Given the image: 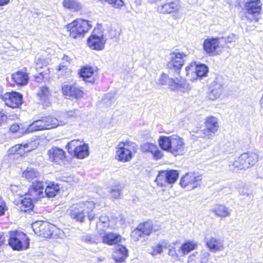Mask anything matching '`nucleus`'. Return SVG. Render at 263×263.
<instances>
[{
    "mask_svg": "<svg viewBox=\"0 0 263 263\" xmlns=\"http://www.w3.org/2000/svg\"><path fill=\"white\" fill-rule=\"evenodd\" d=\"M102 242L109 246L116 245L121 242L122 237L118 233L107 232L101 236Z\"/></svg>",
    "mask_w": 263,
    "mask_h": 263,
    "instance_id": "b1692460",
    "label": "nucleus"
},
{
    "mask_svg": "<svg viewBox=\"0 0 263 263\" xmlns=\"http://www.w3.org/2000/svg\"><path fill=\"white\" fill-rule=\"evenodd\" d=\"M8 245L13 251H21L28 249L30 246V239L24 232L13 230L9 232Z\"/></svg>",
    "mask_w": 263,
    "mask_h": 263,
    "instance_id": "20e7f679",
    "label": "nucleus"
},
{
    "mask_svg": "<svg viewBox=\"0 0 263 263\" xmlns=\"http://www.w3.org/2000/svg\"><path fill=\"white\" fill-rule=\"evenodd\" d=\"M39 146V142L36 139L31 140L26 143L24 144V147L26 148L27 153L35 149Z\"/></svg>",
    "mask_w": 263,
    "mask_h": 263,
    "instance_id": "de8ad7c7",
    "label": "nucleus"
},
{
    "mask_svg": "<svg viewBox=\"0 0 263 263\" xmlns=\"http://www.w3.org/2000/svg\"><path fill=\"white\" fill-rule=\"evenodd\" d=\"M39 176V173L34 168H27L22 173V177L31 181Z\"/></svg>",
    "mask_w": 263,
    "mask_h": 263,
    "instance_id": "58836bf2",
    "label": "nucleus"
},
{
    "mask_svg": "<svg viewBox=\"0 0 263 263\" xmlns=\"http://www.w3.org/2000/svg\"><path fill=\"white\" fill-rule=\"evenodd\" d=\"M199 181H200L199 176L193 174L187 173L181 178L180 184L183 188L191 190L197 186Z\"/></svg>",
    "mask_w": 263,
    "mask_h": 263,
    "instance_id": "a211bd4d",
    "label": "nucleus"
},
{
    "mask_svg": "<svg viewBox=\"0 0 263 263\" xmlns=\"http://www.w3.org/2000/svg\"><path fill=\"white\" fill-rule=\"evenodd\" d=\"M186 76L189 77L190 80L194 81L197 79L196 73V64L191 63L186 68Z\"/></svg>",
    "mask_w": 263,
    "mask_h": 263,
    "instance_id": "79ce46f5",
    "label": "nucleus"
},
{
    "mask_svg": "<svg viewBox=\"0 0 263 263\" xmlns=\"http://www.w3.org/2000/svg\"><path fill=\"white\" fill-rule=\"evenodd\" d=\"M197 247L198 244L196 242L188 240L182 243L180 247V250L182 255H185L196 249Z\"/></svg>",
    "mask_w": 263,
    "mask_h": 263,
    "instance_id": "473e14b6",
    "label": "nucleus"
},
{
    "mask_svg": "<svg viewBox=\"0 0 263 263\" xmlns=\"http://www.w3.org/2000/svg\"><path fill=\"white\" fill-rule=\"evenodd\" d=\"M138 227L144 236H149L154 231V226L150 221L141 222Z\"/></svg>",
    "mask_w": 263,
    "mask_h": 263,
    "instance_id": "c9c22d12",
    "label": "nucleus"
},
{
    "mask_svg": "<svg viewBox=\"0 0 263 263\" xmlns=\"http://www.w3.org/2000/svg\"><path fill=\"white\" fill-rule=\"evenodd\" d=\"M128 256V251L123 245H119L113 251L112 258L116 263L125 262Z\"/></svg>",
    "mask_w": 263,
    "mask_h": 263,
    "instance_id": "5701e85b",
    "label": "nucleus"
},
{
    "mask_svg": "<svg viewBox=\"0 0 263 263\" xmlns=\"http://www.w3.org/2000/svg\"><path fill=\"white\" fill-rule=\"evenodd\" d=\"M34 233L40 237L50 239L58 236V228L54 224L46 221H36L32 225Z\"/></svg>",
    "mask_w": 263,
    "mask_h": 263,
    "instance_id": "0eeeda50",
    "label": "nucleus"
},
{
    "mask_svg": "<svg viewBox=\"0 0 263 263\" xmlns=\"http://www.w3.org/2000/svg\"><path fill=\"white\" fill-rule=\"evenodd\" d=\"M121 189L118 187H114L110 190V197L112 199H119L121 196Z\"/></svg>",
    "mask_w": 263,
    "mask_h": 263,
    "instance_id": "864d4df0",
    "label": "nucleus"
},
{
    "mask_svg": "<svg viewBox=\"0 0 263 263\" xmlns=\"http://www.w3.org/2000/svg\"><path fill=\"white\" fill-rule=\"evenodd\" d=\"M10 0H0V6H4L9 4Z\"/></svg>",
    "mask_w": 263,
    "mask_h": 263,
    "instance_id": "052dcab7",
    "label": "nucleus"
},
{
    "mask_svg": "<svg viewBox=\"0 0 263 263\" xmlns=\"http://www.w3.org/2000/svg\"><path fill=\"white\" fill-rule=\"evenodd\" d=\"M67 152L77 159H82L89 155L88 144L78 139L72 140L65 145Z\"/></svg>",
    "mask_w": 263,
    "mask_h": 263,
    "instance_id": "423d86ee",
    "label": "nucleus"
},
{
    "mask_svg": "<svg viewBox=\"0 0 263 263\" xmlns=\"http://www.w3.org/2000/svg\"><path fill=\"white\" fill-rule=\"evenodd\" d=\"M206 247L213 252L220 251L223 248L221 241L215 237H211L206 242Z\"/></svg>",
    "mask_w": 263,
    "mask_h": 263,
    "instance_id": "72a5a7b5",
    "label": "nucleus"
},
{
    "mask_svg": "<svg viewBox=\"0 0 263 263\" xmlns=\"http://www.w3.org/2000/svg\"><path fill=\"white\" fill-rule=\"evenodd\" d=\"M160 147L175 156L182 155L185 153V143L180 137L173 135L160 136L158 139Z\"/></svg>",
    "mask_w": 263,
    "mask_h": 263,
    "instance_id": "f257e3e1",
    "label": "nucleus"
},
{
    "mask_svg": "<svg viewBox=\"0 0 263 263\" xmlns=\"http://www.w3.org/2000/svg\"><path fill=\"white\" fill-rule=\"evenodd\" d=\"M76 20L82 37H84L92 28V25L91 22L88 20L83 18H77Z\"/></svg>",
    "mask_w": 263,
    "mask_h": 263,
    "instance_id": "2f4dec72",
    "label": "nucleus"
},
{
    "mask_svg": "<svg viewBox=\"0 0 263 263\" xmlns=\"http://www.w3.org/2000/svg\"><path fill=\"white\" fill-rule=\"evenodd\" d=\"M26 148L24 147V144H17L11 147L8 151L9 156H16L23 157L27 154Z\"/></svg>",
    "mask_w": 263,
    "mask_h": 263,
    "instance_id": "7c9ffc66",
    "label": "nucleus"
},
{
    "mask_svg": "<svg viewBox=\"0 0 263 263\" xmlns=\"http://www.w3.org/2000/svg\"><path fill=\"white\" fill-rule=\"evenodd\" d=\"M145 152H148L153 154L155 159H159L163 156L162 152L158 149L157 146L152 143L146 144V149L144 150Z\"/></svg>",
    "mask_w": 263,
    "mask_h": 263,
    "instance_id": "e433bc0d",
    "label": "nucleus"
},
{
    "mask_svg": "<svg viewBox=\"0 0 263 263\" xmlns=\"http://www.w3.org/2000/svg\"><path fill=\"white\" fill-rule=\"evenodd\" d=\"M212 212L219 217L223 218L230 215L229 209L223 204H216L212 209Z\"/></svg>",
    "mask_w": 263,
    "mask_h": 263,
    "instance_id": "c756f323",
    "label": "nucleus"
},
{
    "mask_svg": "<svg viewBox=\"0 0 263 263\" xmlns=\"http://www.w3.org/2000/svg\"><path fill=\"white\" fill-rule=\"evenodd\" d=\"M105 42L102 26L97 24L87 39V45L91 49L101 50L104 49Z\"/></svg>",
    "mask_w": 263,
    "mask_h": 263,
    "instance_id": "1a4fd4ad",
    "label": "nucleus"
},
{
    "mask_svg": "<svg viewBox=\"0 0 263 263\" xmlns=\"http://www.w3.org/2000/svg\"><path fill=\"white\" fill-rule=\"evenodd\" d=\"M185 80L182 78L170 79V82L168 83L170 88L173 91L179 90L184 87L185 84Z\"/></svg>",
    "mask_w": 263,
    "mask_h": 263,
    "instance_id": "f704fd0d",
    "label": "nucleus"
},
{
    "mask_svg": "<svg viewBox=\"0 0 263 263\" xmlns=\"http://www.w3.org/2000/svg\"><path fill=\"white\" fill-rule=\"evenodd\" d=\"M179 9V5L177 1L167 0L164 3L158 6L157 11L160 13L166 14L175 13Z\"/></svg>",
    "mask_w": 263,
    "mask_h": 263,
    "instance_id": "aec40b11",
    "label": "nucleus"
},
{
    "mask_svg": "<svg viewBox=\"0 0 263 263\" xmlns=\"http://www.w3.org/2000/svg\"><path fill=\"white\" fill-rule=\"evenodd\" d=\"M208 71V68L205 64L196 65V73L197 79L198 78H202L206 75Z\"/></svg>",
    "mask_w": 263,
    "mask_h": 263,
    "instance_id": "c03bdc74",
    "label": "nucleus"
},
{
    "mask_svg": "<svg viewBox=\"0 0 263 263\" xmlns=\"http://www.w3.org/2000/svg\"><path fill=\"white\" fill-rule=\"evenodd\" d=\"M116 158L122 162L130 161L137 152V145L132 141L127 140L120 142L116 148Z\"/></svg>",
    "mask_w": 263,
    "mask_h": 263,
    "instance_id": "7ed1b4c3",
    "label": "nucleus"
},
{
    "mask_svg": "<svg viewBox=\"0 0 263 263\" xmlns=\"http://www.w3.org/2000/svg\"><path fill=\"white\" fill-rule=\"evenodd\" d=\"M45 129H50L55 128L58 126L63 125L60 115L57 116L48 115L42 117Z\"/></svg>",
    "mask_w": 263,
    "mask_h": 263,
    "instance_id": "4be33fe9",
    "label": "nucleus"
},
{
    "mask_svg": "<svg viewBox=\"0 0 263 263\" xmlns=\"http://www.w3.org/2000/svg\"><path fill=\"white\" fill-rule=\"evenodd\" d=\"M33 200L29 197H25L21 200L19 206L20 211L23 213H30L33 210Z\"/></svg>",
    "mask_w": 263,
    "mask_h": 263,
    "instance_id": "bb28decb",
    "label": "nucleus"
},
{
    "mask_svg": "<svg viewBox=\"0 0 263 263\" xmlns=\"http://www.w3.org/2000/svg\"><path fill=\"white\" fill-rule=\"evenodd\" d=\"M144 236V235L143 234L142 232L138 226L132 231L130 234L131 238L134 241H138L142 237H143Z\"/></svg>",
    "mask_w": 263,
    "mask_h": 263,
    "instance_id": "09e8293b",
    "label": "nucleus"
},
{
    "mask_svg": "<svg viewBox=\"0 0 263 263\" xmlns=\"http://www.w3.org/2000/svg\"><path fill=\"white\" fill-rule=\"evenodd\" d=\"M214 90H211L208 94V97L210 99H211V100H214L215 99H216V96H214L213 97V93H214Z\"/></svg>",
    "mask_w": 263,
    "mask_h": 263,
    "instance_id": "680f3d73",
    "label": "nucleus"
},
{
    "mask_svg": "<svg viewBox=\"0 0 263 263\" xmlns=\"http://www.w3.org/2000/svg\"><path fill=\"white\" fill-rule=\"evenodd\" d=\"M63 59L65 60L68 62H69L71 60L70 58L69 57V56H68L67 55H64Z\"/></svg>",
    "mask_w": 263,
    "mask_h": 263,
    "instance_id": "0e129e2a",
    "label": "nucleus"
},
{
    "mask_svg": "<svg viewBox=\"0 0 263 263\" xmlns=\"http://www.w3.org/2000/svg\"><path fill=\"white\" fill-rule=\"evenodd\" d=\"M66 28L70 37L73 39L83 37L76 19L67 24Z\"/></svg>",
    "mask_w": 263,
    "mask_h": 263,
    "instance_id": "a878e982",
    "label": "nucleus"
},
{
    "mask_svg": "<svg viewBox=\"0 0 263 263\" xmlns=\"http://www.w3.org/2000/svg\"><path fill=\"white\" fill-rule=\"evenodd\" d=\"M42 68L43 71L39 72L37 74L33 76V81L37 83H42L44 78L50 74V69L47 65H43Z\"/></svg>",
    "mask_w": 263,
    "mask_h": 263,
    "instance_id": "4c0bfd02",
    "label": "nucleus"
},
{
    "mask_svg": "<svg viewBox=\"0 0 263 263\" xmlns=\"http://www.w3.org/2000/svg\"><path fill=\"white\" fill-rule=\"evenodd\" d=\"M196 254L197 253H193L189 256L188 262H192V261H193V258L195 257Z\"/></svg>",
    "mask_w": 263,
    "mask_h": 263,
    "instance_id": "e2e57ef3",
    "label": "nucleus"
},
{
    "mask_svg": "<svg viewBox=\"0 0 263 263\" xmlns=\"http://www.w3.org/2000/svg\"><path fill=\"white\" fill-rule=\"evenodd\" d=\"M60 116L61 119H62V121H63V125H64L68 119L77 118L78 111L77 109H70L60 114Z\"/></svg>",
    "mask_w": 263,
    "mask_h": 263,
    "instance_id": "ea45409f",
    "label": "nucleus"
},
{
    "mask_svg": "<svg viewBox=\"0 0 263 263\" xmlns=\"http://www.w3.org/2000/svg\"><path fill=\"white\" fill-rule=\"evenodd\" d=\"M101 3H106L115 8H121L125 6L123 0H98Z\"/></svg>",
    "mask_w": 263,
    "mask_h": 263,
    "instance_id": "49530a36",
    "label": "nucleus"
},
{
    "mask_svg": "<svg viewBox=\"0 0 263 263\" xmlns=\"http://www.w3.org/2000/svg\"><path fill=\"white\" fill-rule=\"evenodd\" d=\"M62 6L64 9L74 12L82 13L83 10L82 4L77 0H63Z\"/></svg>",
    "mask_w": 263,
    "mask_h": 263,
    "instance_id": "393cba45",
    "label": "nucleus"
},
{
    "mask_svg": "<svg viewBox=\"0 0 263 263\" xmlns=\"http://www.w3.org/2000/svg\"><path fill=\"white\" fill-rule=\"evenodd\" d=\"M171 59L166 63V68L174 69L176 72L180 75L181 69L184 64L183 58L186 54L183 52H172L170 53Z\"/></svg>",
    "mask_w": 263,
    "mask_h": 263,
    "instance_id": "4468645a",
    "label": "nucleus"
},
{
    "mask_svg": "<svg viewBox=\"0 0 263 263\" xmlns=\"http://www.w3.org/2000/svg\"><path fill=\"white\" fill-rule=\"evenodd\" d=\"M204 125L205 128L202 130V137L210 139L219 129L218 119L213 116H209L205 118Z\"/></svg>",
    "mask_w": 263,
    "mask_h": 263,
    "instance_id": "ddd939ff",
    "label": "nucleus"
},
{
    "mask_svg": "<svg viewBox=\"0 0 263 263\" xmlns=\"http://www.w3.org/2000/svg\"><path fill=\"white\" fill-rule=\"evenodd\" d=\"M8 119V116L4 110L0 108V126L6 122Z\"/></svg>",
    "mask_w": 263,
    "mask_h": 263,
    "instance_id": "6e6d98bb",
    "label": "nucleus"
},
{
    "mask_svg": "<svg viewBox=\"0 0 263 263\" xmlns=\"http://www.w3.org/2000/svg\"><path fill=\"white\" fill-rule=\"evenodd\" d=\"M180 251V249H178L177 247L175 246L171 247L168 251V254L169 256L174 258L176 260H179L180 256L178 254V252Z\"/></svg>",
    "mask_w": 263,
    "mask_h": 263,
    "instance_id": "8fccbe9b",
    "label": "nucleus"
},
{
    "mask_svg": "<svg viewBox=\"0 0 263 263\" xmlns=\"http://www.w3.org/2000/svg\"><path fill=\"white\" fill-rule=\"evenodd\" d=\"M44 191V186L43 182L40 181H35L30 185L26 194L36 202L45 197Z\"/></svg>",
    "mask_w": 263,
    "mask_h": 263,
    "instance_id": "2eb2a0df",
    "label": "nucleus"
},
{
    "mask_svg": "<svg viewBox=\"0 0 263 263\" xmlns=\"http://www.w3.org/2000/svg\"><path fill=\"white\" fill-rule=\"evenodd\" d=\"M97 71V69H95L93 67L85 65L81 67L79 71V74L84 81L93 84L96 80L94 76Z\"/></svg>",
    "mask_w": 263,
    "mask_h": 263,
    "instance_id": "6ab92c4d",
    "label": "nucleus"
},
{
    "mask_svg": "<svg viewBox=\"0 0 263 263\" xmlns=\"http://www.w3.org/2000/svg\"><path fill=\"white\" fill-rule=\"evenodd\" d=\"M61 93L65 99L80 101L85 96L84 88L77 82H67L61 86Z\"/></svg>",
    "mask_w": 263,
    "mask_h": 263,
    "instance_id": "39448f33",
    "label": "nucleus"
},
{
    "mask_svg": "<svg viewBox=\"0 0 263 263\" xmlns=\"http://www.w3.org/2000/svg\"><path fill=\"white\" fill-rule=\"evenodd\" d=\"M42 130H45L42 117L40 119L35 120L30 123L25 128V130L23 132V134H28Z\"/></svg>",
    "mask_w": 263,
    "mask_h": 263,
    "instance_id": "cd10ccee",
    "label": "nucleus"
},
{
    "mask_svg": "<svg viewBox=\"0 0 263 263\" xmlns=\"http://www.w3.org/2000/svg\"><path fill=\"white\" fill-rule=\"evenodd\" d=\"M178 243L177 241H175L173 242V245H176Z\"/></svg>",
    "mask_w": 263,
    "mask_h": 263,
    "instance_id": "338daca9",
    "label": "nucleus"
},
{
    "mask_svg": "<svg viewBox=\"0 0 263 263\" xmlns=\"http://www.w3.org/2000/svg\"><path fill=\"white\" fill-rule=\"evenodd\" d=\"M3 88L2 87V86H0V99H2V98L3 97Z\"/></svg>",
    "mask_w": 263,
    "mask_h": 263,
    "instance_id": "69168bd1",
    "label": "nucleus"
},
{
    "mask_svg": "<svg viewBox=\"0 0 263 263\" xmlns=\"http://www.w3.org/2000/svg\"><path fill=\"white\" fill-rule=\"evenodd\" d=\"M170 78L167 74L162 73L158 81V84L160 85H166L170 82Z\"/></svg>",
    "mask_w": 263,
    "mask_h": 263,
    "instance_id": "5fc2aeb1",
    "label": "nucleus"
},
{
    "mask_svg": "<svg viewBox=\"0 0 263 263\" xmlns=\"http://www.w3.org/2000/svg\"><path fill=\"white\" fill-rule=\"evenodd\" d=\"M36 95L40 100H47L50 95L49 88L46 86H42L40 87Z\"/></svg>",
    "mask_w": 263,
    "mask_h": 263,
    "instance_id": "a19ab883",
    "label": "nucleus"
},
{
    "mask_svg": "<svg viewBox=\"0 0 263 263\" xmlns=\"http://www.w3.org/2000/svg\"><path fill=\"white\" fill-rule=\"evenodd\" d=\"M6 242V238L3 234H0V246H2Z\"/></svg>",
    "mask_w": 263,
    "mask_h": 263,
    "instance_id": "bf43d9fd",
    "label": "nucleus"
},
{
    "mask_svg": "<svg viewBox=\"0 0 263 263\" xmlns=\"http://www.w3.org/2000/svg\"><path fill=\"white\" fill-rule=\"evenodd\" d=\"M235 41L234 37L233 36H228L224 38V43L226 44L231 43Z\"/></svg>",
    "mask_w": 263,
    "mask_h": 263,
    "instance_id": "13d9d810",
    "label": "nucleus"
},
{
    "mask_svg": "<svg viewBox=\"0 0 263 263\" xmlns=\"http://www.w3.org/2000/svg\"><path fill=\"white\" fill-rule=\"evenodd\" d=\"M4 104L12 109L20 108L23 102V96L19 92L12 90L4 93L2 98Z\"/></svg>",
    "mask_w": 263,
    "mask_h": 263,
    "instance_id": "9b49d317",
    "label": "nucleus"
},
{
    "mask_svg": "<svg viewBox=\"0 0 263 263\" xmlns=\"http://www.w3.org/2000/svg\"><path fill=\"white\" fill-rule=\"evenodd\" d=\"M12 80L15 85L18 87L26 86L29 80V73L26 68L19 70L11 74Z\"/></svg>",
    "mask_w": 263,
    "mask_h": 263,
    "instance_id": "f3484780",
    "label": "nucleus"
},
{
    "mask_svg": "<svg viewBox=\"0 0 263 263\" xmlns=\"http://www.w3.org/2000/svg\"><path fill=\"white\" fill-rule=\"evenodd\" d=\"M220 47L219 38L208 37L203 43V49L209 55L215 56L219 54L218 49Z\"/></svg>",
    "mask_w": 263,
    "mask_h": 263,
    "instance_id": "dca6fc26",
    "label": "nucleus"
},
{
    "mask_svg": "<svg viewBox=\"0 0 263 263\" xmlns=\"http://www.w3.org/2000/svg\"><path fill=\"white\" fill-rule=\"evenodd\" d=\"M167 247V242L165 241H163L160 243H158L152 248L151 254L155 256L160 254L163 251V248H166Z\"/></svg>",
    "mask_w": 263,
    "mask_h": 263,
    "instance_id": "a18cd8bd",
    "label": "nucleus"
},
{
    "mask_svg": "<svg viewBox=\"0 0 263 263\" xmlns=\"http://www.w3.org/2000/svg\"><path fill=\"white\" fill-rule=\"evenodd\" d=\"M8 210V207L6 202L3 197L0 196V217L5 215Z\"/></svg>",
    "mask_w": 263,
    "mask_h": 263,
    "instance_id": "603ef678",
    "label": "nucleus"
},
{
    "mask_svg": "<svg viewBox=\"0 0 263 263\" xmlns=\"http://www.w3.org/2000/svg\"><path fill=\"white\" fill-rule=\"evenodd\" d=\"M59 185L54 182H51L44 189V194L48 198H53L59 193Z\"/></svg>",
    "mask_w": 263,
    "mask_h": 263,
    "instance_id": "c85d7f7f",
    "label": "nucleus"
},
{
    "mask_svg": "<svg viewBox=\"0 0 263 263\" xmlns=\"http://www.w3.org/2000/svg\"><path fill=\"white\" fill-rule=\"evenodd\" d=\"M179 173L176 170H164L159 171L155 179L157 184L161 187L174 183L178 179Z\"/></svg>",
    "mask_w": 263,
    "mask_h": 263,
    "instance_id": "9d476101",
    "label": "nucleus"
},
{
    "mask_svg": "<svg viewBox=\"0 0 263 263\" xmlns=\"http://www.w3.org/2000/svg\"><path fill=\"white\" fill-rule=\"evenodd\" d=\"M244 14L249 21L257 22L260 18L262 3L260 0H249L244 5Z\"/></svg>",
    "mask_w": 263,
    "mask_h": 263,
    "instance_id": "6e6552de",
    "label": "nucleus"
},
{
    "mask_svg": "<svg viewBox=\"0 0 263 263\" xmlns=\"http://www.w3.org/2000/svg\"><path fill=\"white\" fill-rule=\"evenodd\" d=\"M244 154H247V155L249 156V158L246 159L247 161H249L252 160V159L250 157H252V158H254L253 159H254V160H253L254 162H253L252 163H250L251 167L255 165L257 163L259 159V157L256 153L254 152H247L244 153Z\"/></svg>",
    "mask_w": 263,
    "mask_h": 263,
    "instance_id": "3c124183",
    "label": "nucleus"
},
{
    "mask_svg": "<svg viewBox=\"0 0 263 263\" xmlns=\"http://www.w3.org/2000/svg\"><path fill=\"white\" fill-rule=\"evenodd\" d=\"M25 130V128L21 127L20 125L17 123L11 124L9 127V132L11 134H17L20 135H24L26 134H23Z\"/></svg>",
    "mask_w": 263,
    "mask_h": 263,
    "instance_id": "37998d69",
    "label": "nucleus"
},
{
    "mask_svg": "<svg viewBox=\"0 0 263 263\" xmlns=\"http://www.w3.org/2000/svg\"><path fill=\"white\" fill-rule=\"evenodd\" d=\"M247 154H244V153L240 154L233 161V166L237 170H246L250 168V163L254 162V160L252 157H250L252 160L249 161H247L246 159L249 158Z\"/></svg>",
    "mask_w": 263,
    "mask_h": 263,
    "instance_id": "412c9836",
    "label": "nucleus"
},
{
    "mask_svg": "<svg viewBox=\"0 0 263 263\" xmlns=\"http://www.w3.org/2000/svg\"><path fill=\"white\" fill-rule=\"evenodd\" d=\"M57 70L59 71L63 70L65 71H70V70L68 68V67L63 64H60L58 66Z\"/></svg>",
    "mask_w": 263,
    "mask_h": 263,
    "instance_id": "4d7b16f0",
    "label": "nucleus"
},
{
    "mask_svg": "<svg viewBox=\"0 0 263 263\" xmlns=\"http://www.w3.org/2000/svg\"><path fill=\"white\" fill-rule=\"evenodd\" d=\"M47 155L50 162L53 164L61 165L67 161L66 152L62 148L53 146L47 152Z\"/></svg>",
    "mask_w": 263,
    "mask_h": 263,
    "instance_id": "f8f14e48",
    "label": "nucleus"
},
{
    "mask_svg": "<svg viewBox=\"0 0 263 263\" xmlns=\"http://www.w3.org/2000/svg\"><path fill=\"white\" fill-rule=\"evenodd\" d=\"M96 203L91 201H86L72 205L69 210V215L70 217L77 221L83 222L85 220V215L90 221L95 218V215L91 214L95 208Z\"/></svg>",
    "mask_w": 263,
    "mask_h": 263,
    "instance_id": "f03ea898",
    "label": "nucleus"
}]
</instances>
